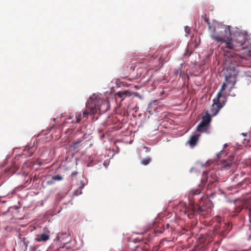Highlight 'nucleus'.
Segmentation results:
<instances>
[{
  "label": "nucleus",
  "mask_w": 251,
  "mask_h": 251,
  "mask_svg": "<svg viewBox=\"0 0 251 251\" xmlns=\"http://www.w3.org/2000/svg\"><path fill=\"white\" fill-rule=\"evenodd\" d=\"M221 94L218 93L217 97L213 100V103L212 104L210 112L213 116H215L219 110L225 105L226 101L225 97H223L224 100H221Z\"/></svg>",
  "instance_id": "nucleus-3"
},
{
  "label": "nucleus",
  "mask_w": 251,
  "mask_h": 251,
  "mask_svg": "<svg viewBox=\"0 0 251 251\" xmlns=\"http://www.w3.org/2000/svg\"><path fill=\"white\" fill-rule=\"evenodd\" d=\"M24 151L25 152V154H26L25 153L26 151L29 152V154L27 155L29 156H31L33 153V150H31V148L29 147L28 146H26L25 147V149L24 150Z\"/></svg>",
  "instance_id": "nucleus-17"
},
{
  "label": "nucleus",
  "mask_w": 251,
  "mask_h": 251,
  "mask_svg": "<svg viewBox=\"0 0 251 251\" xmlns=\"http://www.w3.org/2000/svg\"><path fill=\"white\" fill-rule=\"evenodd\" d=\"M151 159L150 157H148L142 159L141 160V163L143 165L146 166L149 165L151 162Z\"/></svg>",
  "instance_id": "nucleus-15"
},
{
  "label": "nucleus",
  "mask_w": 251,
  "mask_h": 251,
  "mask_svg": "<svg viewBox=\"0 0 251 251\" xmlns=\"http://www.w3.org/2000/svg\"><path fill=\"white\" fill-rule=\"evenodd\" d=\"M247 39V34L243 32L237 33L235 35L234 41L239 46H243L246 43Z\"/></svg>",
  "instance_id": "nucleus-8"
},
{
  "label": "nucleus",
  "mask_w": 251,
  "mask_h": 251,
  "mask_svg": "<svg viewBox=\"0 0 251 251\" xmlns=\"http://www.w3.org/2000/svg\"><path fill=\"white\" fill-rule=\"evenodd\" d=\"M37 162L39 166H42V163L40 161H39L37 160Z\"/></svg>",
  "instance_id": "nucleus-28"
},
{
  "label": "nucleus",
  "mask_w": 251,
  "mask_h": 251,
  "mask_svg": "<svg viewBox=\"0 0 251 251\" xmlns=\"http://www.w3.org/2000/svg\"><path fill=\"white\" fill-rule=\"evenodd\" d=\"M67 236V234L66 233H59L57 235V236L56 238H57L58 240L61 242V241H62V239Z\"/></svg>",
  "instance_id": "nucleus-18"
},
{
  "label": "nucleus",
  "mask_w": 251,
  "mask_h": 251,
  "mask_svg": "<svg viewBox=\"0 0 251 251\" xmlns=\"http://www.w3.org/2000/svg\"><path fill=\"white\" fill-rule=\"evenodd\" d=\"M231 164L232 163L230 161H224L222 162L221 166L224 169L226 170H228V169H229Z\"/></svg>",
  "instance_id": "nucleus-14"
},
{
  "label": "nucleus",
  "mask_w": 251,
  "mask_h": 251,
  "mask_svg": "<svg viewBox=\"0 0 251 251\" xmlns=\"http://www.w3.org/2000/svg\"><path fill=\"white\" fill-rule=\"evenodd\" d=\"M202 189V188L200 187L199 189H193L191 191L188 196L189 201L188 206H187L185 202L183 201L180 202L177 205V208L183 214H187L189 218H192L196 214H201L205 210V207L200 206L199 204H195L193 198L195 196L200 194Z\"/></svg>",
  "instance_id": "nucleus-2"
},
{
  "label": "nucleus",
  "mask_w": 251,
  "mask_h": 251,
  "mask_svg": "<svg viewBox=\"0 0 251 251\" xmlns=\"http://www.w3.org/2000/svg\"><path fill=\"white\" fill-rule=\"evenodd\" d=\"M159 61L158 59L157 58H152V57H151V60L150 61V63H151V62H154L155 61L157 62ZM150 67H153L154 66L153 65H152L151 64H150L148 65Z\"/></svg>",
  "instance_id": "nucleus-21"
},
{
  "label": "nucleus",
  "mask_w": 251,
  "mask_h": 251,
  "mask_svg": "<svg viewBox=\"0 0 251 251\" xmlns=\"http://www.w3.org/2000/svg\"><path fill=\"white\" fill-rule=\"evenodd\" d=\"M53 120L54 122H55V120H56V118H53Z\"/></svg>",
  "instance_id": "nucleus-31"
},
{
  "label": "nucleus",
  "mask_w": 251,
  "mask_h": 251,
  "mask_svg": "<svg viewBox=\"0 0 251 251\" xmlns=\"http://www.w3.org/2000/svg\"><path fill=\"white\" fill-rule=\"evenodd\" d=\"M226 81L228 82V77L226 76Z\"/></svg>",
  "instance_id": "nucleus-30"
},
{
  "label": "nucleus",
  "mask_w": 251,
  "mask_h": 251,
  "mask_svg": "<svg viewBox=\"0 0 251 251\" xmlns=\"http://www.w3.org/2000/svg\"><path fill=\"white\" fill-rule=\"evenodd\" d=\"M220 28L222 30H220V35L218 36L219 37L223 38L224 39H230L231 37V33L230 29V26L226 25H222L220 26Z\"/></svg>",
  "instance_id": "nucleus-6"
},
{
  "label": "nucleus",
  "mask_w": 251,
  "mask_h": 251,
  "mask_svg": "<svg viewBox=\"0 0 251 251\" xmlns=\"http://www.w3.org/2000/svg\"><path fill=\"white\" fill-rule=\"evenodd\" d=\"M117 95L121 98H123V99L126 97H130L132 95L131 92L128 90H125L123 91H120L117 93Z\"/></svg>",
  "instance_id": "nucleus-12"
},
{
  "label": "nucleus",
  "mask_w": 251,
  "mask_h": 251,
  "mask_svg": "<svg viewBox=\"0 0 251 251\" xmlns=\"http://www.w3.org/2000/svg\"><path fill=\"white\" fill-rule=\"evenodd\" d=\"M201 135L199 133H195L190 136L188 143L191 147H194L196 145L197 142Z\"/></svg>",
  "instance_id": "nucleus-10"
},
{
  "label": "nucleus",
  "mask_w": 251,
  "mask_h": 251,
  "mask_svg": "<svg viewBox=\"0 0 251 251\" xmlns=\"http://www.w3.org/2000/svg\"><path fill=\"white\" fill-rule=\"evenodd\" d=\"M211 37L214 40L217 42H222L223 43H225L226 44V48L230 49V50H234V46L232 43L231 42L232 37L229 40H227L226 39H224L223 38L219 37L216 35H211Z\"/></svg>",
  "instance_id": "nucleus-7"
},
{
  "label": "nucleus",
  "mask_w": 251,
  "mask_h": 251,
  "mask_svg": "<svg viewBox=\"0 0 251 251\" xmlns=\"http://www.w3.org/2000/svg\"><path fill=\"white\" fill-rule=\"evenodd\" d=\"M204 20L205 21V22H206L207 23V25H208L209 28L210 29L211 28V26H210V23H209L208 19L206 18V15H205V16L204 17Z\"/></svg>",
  "instance_id": "nucleus-22"
},
{
  "label": "nucleus",
  "mask_w": 251,
  "mask_h": 251,
  "mask_svg": "<svg viewBox=\"0 0 251 251\" xmlns=\"http://www.w3.org/2000/svg\"><path fill=\"white\" fill-rule=\"evenodd\" d=\"M82 142L81 140H78L75 142H74L73 144L71 145V148L74 150H75L78 148L80 146V144Z\"/></svg>",
  "instance_id": "nucleus-16"
},
{
  "label": "nucleus",
  "mask_w": 251,
  "mask_h": 251,
  "mask_svg": "<svg viewBox=\"0 0 251 251\" xmlns=\"http://www.w3.org/2000/svg\"><path fill=\"white\" fill-rule=\"evenodd\" d=\"M120 76L123 79L126 78L128 77V75H125L123 74H121V76Z\"/></svg>",
  "instance_id": "nucleus-25"
},
{
  "label": "nucleus",
  "mask_w": 251,
  "mask_h": 251,
  "mask_svg": "<svg viewBox=\"0 0 251 251\" xmlns=\"http://www.w3.org/2000/svg\"><path fill=\"white\" fill-rule=\"evenodd\" d=\"M143 148L146 150V152H149L151 151V148L147 146H144Z\"/></svg>",
  "instance_id": "nucleus-23"
},
{
  "label": "nucleus",
  "mask_w": 251,
  "mask_h": 251,
  "mask_svg": "<svg viewBox=\"0 0 251 251\" xmlns=\"http://www.w3.org/2000/svg\"><path fill=\"white\" fill-rule=\"evenodd\" d=\"M69 251H72V250H70V249L69 250Z\"/></svg>",
  "instance_id": "nucleus-33"
},
{
  "label": "nucleus",
  "mask_w": 251,
  "mask_h": 251,
  "mask_svg": "<svg viewBox=\"0 0 251 251\" xmlns=\"http://www.w3.org/2000/svg\"><path fill=\"white\" fill-rule=\"evenodd\" d=\"M50 234L45 232H43L40 234L36 236L35 240L39 242H45L49 240Z\"/></svg>",
  "instance_id": "nucleus-9"
},
{
  "label": "nucleus",
  "mask_w": 251,
  "mask_h": 251,
  "mask_svg": "<svg viewBox=\"0 0 251 251\" xmlns=\"http://www.w3.org/2000/svg\"><path fill=\"white\" fill-rule=\"evenodd\" d=\"M203 239L202 238L200 242H203Z\"/></svg>",
  "instance_id": "nucleus-32"
},
{
  "label": "nucleus",
  "mask_w": 251,
  "mask_h": 251,
  "mask_svg": "<svg viewBox=\"0 0 251 251\" xmlns=\"http://www.w3.org/2000/svg\"><path fill=\"white\" fill-rule=\"evenodd\" d=\"M169 243L168 240H166L165 239L162 240L158 245L156 246L153 247L152 251H159V250L162 249L163 248H167V244Z\"/></svg>",
  "instance_id": "nucleus-11"
},
{
  "label": "nucleus",
  "mask_w": 251,
  "mask_h": 251,
  "mask_svg": "<svg viewBox=\"0 0 251 251\" xmlns=\"http://www.w3.org/2000/svg\"><path fill=\"white\" fill-rule=\"evenodd\" d=\"M217 176L214 171H212L209 173V175L206 172H204L202 174V178L201 180V184L200 185L198 188L195 189H199L200 187L202 188L201 191L203 190V186L207 182H209L210 183H212L215 181H217Z\"/></svg>",
  "instance_id": "nucleus-4"
},
{
  "label": "nucleus",
  "mask_w": 251,
  "mask_h": 251,
  "mask_svg": "<svg viewBox=\"0 0 251 251\" xmlns=\"http://www.w3.org/2000/svg\"><path fill=\"white\" fill-rule=\"evenodd\" d=\"M83 188V186L79 187L77 189L75 190L74 192V194L75 196H78L79 195L81 194L82 193V189Z\"/></svg>",
  "instance_id": "nucleus-19"
},
{
  "label": "nucleus",
  "mask_w": 251,
  "mask_h": 251,
  "mask_svg": "<svg viewBox=\"0 0 251 251\" xmlns=\"http://www.w3.org/2000/svg\"><path fill=\"white\" fill-rule=\"evenodd\" d=\"M231 57H233L235 55V53H234V52H231V53H229V54Z\"/></svg>",
  "instance_id": "nucleus-26"
},
{
  "label": "nucleus",
  "mask_w": 251,
  "mask_h": 251,
  "mask_svg": "<svg viewBox=\"0 0 251 251\" xmlns=\"http://www.w3.org/2000/svg\"><path fill=\"white\" fill-rule=\"evenodd\" d=\"M109 108V103L107 100L101 99L99 96L93 94L90 97L86 103L85 109L75 113V123H79L82 120L87 119L89 115H93L98 112L104 113Z\"/></svg>",
  "instance_id": "nucleus-1"
},
{
  "label": "nucleus",
  "mask_w": 251,
  "mask_h": 251,
  "mask_svg": "<svg viewBox=\"0 0 251 251\" xmlns=\"http://www.w3.org/2000/svg\"><path fill=\"white\" fill-rule=\"evenodd\" d=\"M151 103L149 104V105H148V109H147L148 111L150 113H151Z\"/></svg>",
  "instance_id": "nucleus-24"
},
{
  "label": "nucleus",
  "mask_w": 251,
  "mask_h": 251,
  "mask_svg": "<svg viewBox=\"0 0 251 251\" xmlns=\"http://www.w3.org/2000/svg\"><path fill=\"white\" fill-rule=\"evenodd\" d=\"M211 117L209 114L206 113V115L202 117L201 121L197 126V130L199 132H203L206 130V128L211 122Z\"/></svg>",
  "instance_id": "nucleus-5"
},
{
  "label": "nucleus",
  "mask_w": 251,
  "mask_h": 251,
  "mask_svg": "<svg viewBox=\"0 0 251 251\" xmlns=\"http://www.w3.org/2000/svg\"><path fill=\"white\" fill-rule=\"evenodd\" d=\"M226 87V83H224L221 87L220 92L218 93H220L221 94V98H222V92H223Z\"/></svg>",
  "instance_id": "nucleus-20"
},
{
  "label": "nucleus",
  "mask_w": 251,
  "mask_h": 251,
  "mask_svg": "<svg viewBox=\"0 0 251 251\" xmlns=\"http://www.w3.org/2000/svg\"><path fill=\"white\" fill-rule=\"evenodd\" d=\"M68 119H70V120H72V119H73V116H71L69 115V116H68Z\"/></svg>",
  "instance_id": "nucleus-29"
},
{
  "label": "nucleus",
  "mask_w": 251,
  "mask_h": 251,
  "mask_svg": "<svg viewBox=\"0 0 251 251\" xmlns=\"http://www.w3.org/2000/svg\"><path fill=\"white\" fill-rule=\"evenodd\" d=\"M62 180V177L60 175H56L53 176L50 180L47 182V183L49 185L53 184L56 181H60Z\"/></svg>",
  "instance_id": "nucleus-13"
},
{
  "label": "nucleus",
  "mask_w": 251,
  "mask_h": 251,
  "mask_svg": "<svg viewBox=\"0 0 251 251\" xmlns=\"http://www.w3.org/2000/svg\"><path fill=\"white\" fill-rule=\"evenodd\" d=\"M77 173L76 172H75L74 173H72L71 174V176L74 177L76 174H77Z\"/></svg>",
  "instance_id": "nucleus-27"
}]
</instances>
